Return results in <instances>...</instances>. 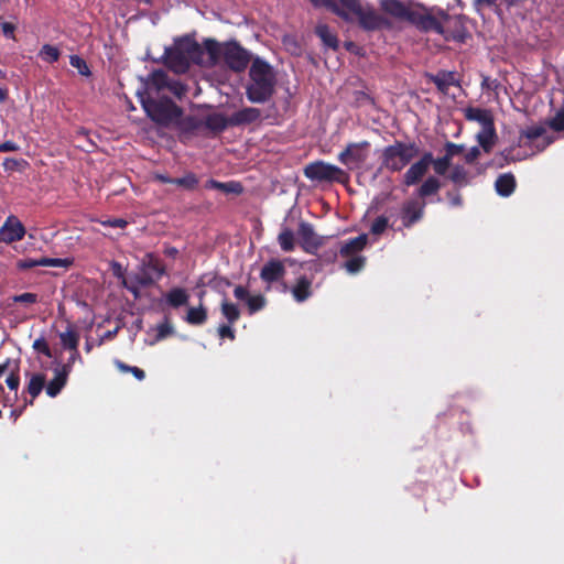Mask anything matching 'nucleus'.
<instances>
[{
    "instance_id": "1",
    "label": "nucleus",
    "mask_w": 564,
    "mask_h": 564,
    "mask_svg": "<svg viewBox=\"0 0 564 564\" xmlns=\"http://www.w3.org/2000/svg\"><path fill=\"white\" fill-rule=\"evenodd\" d=\"M217 52V42L206 40L203 45L191 37L176 40L172 47L165 48L167 66L175 73H185L192 63L209 67Z\"/></svg>"
},
{
    "instance_id": "2",
    "label": "nucleus",
    "mask_w": 564,
    "mask_h": 564,
    "mask_svg": "<svg viewBox=\"0 0 564 564\" xmlns=\"http://www.w3.org/2000/svg\"><path fill=\"white\" fill-rule=\"evenodd\" d=\"M250 84L247 87V96L251 102L262 104L267 101L274 88L275 76L272 67L264 61L256 58L250 67Z\"/></svg>"
},
{
    "instance_id": "3",
    "label": "nucleus",
    "mask_w": 564,
    "mask_h": 564,
    "mask_svg": "<svg viewBox=\"0 0 564 564\" xmlns=\"http://www.w3.org/2000/svg\"><path fill=\"white\" fill-rule=\"evenodd\" d=\"M137 95L144 111L154 122L169 126L178 121L182 115L181 109L165 96L145 97L141 91H138Z\"/></svg>"
},
{
    "instance_id": "4",
    "label": "nucleus",
    "mask_w": 564,
    "mask_h": 564,
    "mask_svg": "<svg viewBox=\"0 0 564 564\" xmlns=\"http://www.w3.org/2000/svg\"><path fill=\"white\" fill-rule=\"evenodd\" d=\"M338 8L344 10L349 18H343L346 21L358 20L365 30H378L386 23L372 7L364 4L360 0H335Z\"/></svg>"
},
{
    "instance_id": "5",
    "label": "nucleus",
    "mask_w": 564,
    "mask_h": 564,
    "mask_svg": "<svg viewBox=\"0 0 564 564\" xmlns=\"http://www.w3.org/2000/svg\"><path fill=\"white\" fill-rule=\"evenodd\" d=\"M419 148L414 143L395 142L382 152V166L392 172L404 169L416 155Z\"/></svg>"
},
{
    "instance_id": "6",
    "label": "nucleus",
    "mask_w": 564,
    "mask_h": 564,
    "mask_svg": "<svg viewBox=\"0 0 564 564\" xmlns=\"http://www.w3.org/2000/svg\"><path fill=\"white\" fill-rule=\"evenodd\" d=\"M167 90L173 95L181 97L185 93L184 86L169 78L167 74L163 70H154L152 72L147 79L142 82V94L145 97H162V93Z\"/></svg>"
},
{
    "instance_id": "7",
    "label": "nucleus",
    "mask_w": 564,
    "mask_h": 564,
    "mask_svg": "<svg viewBox=\"0 0 564 564\" xmlns=\"http://www.w3.org/2000/svg\"><path fill=\"white\" fill-rule=\"evenodd\" d=\"M221 57L235 72L243 70L250 61L249 53L235 42H228L225 45L217 43V52L213 61V66L217 64Z\"/></svg>"
},
{
    "instance_id": "8",
    "label": "nucleus",
    "mask_w": 564,
    "mask_h": 564,
    "mask_svg": "<svg viewBox=\"0 0 564 564\" xmlns=\"http://www.w3.org/2000/svg\"><path fill=\"white\" fill-rule=\"evenodd\" d=\"M304 174L311 181L317 182H344L347 178L346 173L340 167L323 161L308 164Z\"/></svg>"
},
{
    "instance_id": "9",
    "label": "nucleus",
    "mask_w": 564,
    "mask_h": 564,
    "mask_svg": "<svg viewBox=\"0 0 564 564\" xmlns=\"http://www.w3.org/2000/svg\"><path fill=\"white\" fill-rule=\"evenodd\" d=\"M370 144L367 141L350 143L339 153L338 161L349 170L361 169L369 158Z\"/></svg>"
},
{
    "instance_id": "10",
    "label": "nucleus",
    "mask_w": 564,
    "mask_h": 564,
    "mask_svg": "<svg viewBox=\"0 0 564 564\" xmlns=\"http://www.w3.org/2000/svg\"><path fill=\"white\" fill-rule=\"evenodd\" d=\"M520 140L524 145L535 148L540 152L554 141V135L549 132L545 126L534 124L521 131Z\"/></svg>"
},
{
    "instance_id": "11",
    "label": "nucleus",
    "mask_w": 564,
    "mask_h": 564,
    "mask_svg": "<svg viewBox=\"0 0 564 564\" xmlns=\"http://www.w3.org/2000/svg\"><path fill=\"white\" fill-rule=\"evenodd\" d=\"M433 162V155L430 152H426L422 155V158L413 163L403 176V183L406 186L414 185L421 181V178L426 174L430 166Z\"/></svg>"
},
{
    "instance_id": "12",
    "label": "nucleus",
    "mask_w": 564,
    "mask_h": 564,
    "mask_svg": "<svg viewBox=\"0 0 564 564\" xmlns=\"http://www.w3.org/2000/svg\"><path fill=\"white\" fill-rule=\"evenodd\" d=\"M25 235L23 224L13 215H10L0 228V236L3 242L12 243L20 241Z\"/></svg>"
},
{
    "instance_id": "13",
    "label": "nucleus",
    "mask_w": 564,
    "mask_h": 564,
    "mask_svg": "<svg viewBox=\"0 0 564 564\" xmlns=\"http://www.w3.org/2000/svg\"><path fill=\"white\" fill-rule=\"evenodd\" d=\"M175 329L167 317H165L161 323L152 326L147 332L145 343L150 346L155 345L156 343L166 339L167 337L174 334Z\"/></svg>"
},
{
    "instance_id": "14",
    "label": "nucleus",
    "mask_w": 564,
    "mask_h": 564,
    "mask_svg": "<svg viewBox=\"0 0 564 564\" xmlns=\"http://www.w3.org/2000/svg\"><path fill=\"white\" fill-rule=\"evenodd\" d=\"M424 204L419 203L417 200H409L406 202L401 210L402 224L404 227L409 228L416 221H419L423 216Z\"/></svg>"
},
{
    "instance_id": "15",
    "label": "nucleus",
    "mask_w": 564,
    "mask_h": 564,
    "mask_svg": "<svg viewBox=\"0 0 564 564\" xmlns=\"http://www.w3.org/2000/svg\"><path fill=\"white\" fill-rule=\"evenodd\" d=\"M285 274L284 262L280 260H270L261 269V279L271 284L280 281Z\"/></svg>"
},
{
    "instance_id": "16",
    "label": "nucleus",
    "mask_w": 564,
    "mask_h": 564,
    "mask_svg": "<svg viewBox=\"0 0 564 564\" xmlns=\"http://www.w3.org/2000/svg\"><path fill=\"white\" fill-rule=\"evenodd\" d=\"M19 362L8 359L4 364L0 365V377L7 375L6 383L12 391H18L20 386L19 378Z\"/></svg>"
},
{
    "instance_id": "17",
    "label": "nucleus",
    "mask_w": 564,
    "mask_h": 564,
    "mask_svg": "<svg viewBox=\"0 0 564 564\" xmlns=\"http://www.w3.org/2000/svg\"><path fill=\"white\" fill-rule=\"evenodd\" d=\"M68 367H56L54 370V378L45 386V391L48 397L55 398L65 387L68 378Z\"/></svg>"
},
{
    "instance_id": "18",
    "label": "nucleus",
    "mask_w": 564,
    "mask_h": 564,
    "mask_svg": "<svg viewBox=\"0 0 564 564\" xmlns=\"http://www.w3.org/2000/svg\"><path fill=\"white\" fill-rule=\"evenodd\" d=\"M189 294L183 288H173L167 291L163 296V302L173 308H178L188 303Z\"/></svg>"
},
{
    "instance_id": "19",
    "label": "nucleus",
    "mask_w": 564,
    "mask_h": 564,
    "mask_svg": "<svg viewBox=\"0 0 564 564\" xmlns=\"http://www.w3.org/2000/svg\"><path fill=\"white\" fill-rule=\"evenodd\" d=\"M368 236L366 234L359 235L352 239L346 241L340 248L341 257H354L360 256V251L366 247Z\"/></svg>"
},
{
    "instance_id": "20",
    "label": "nucleus",
    "mask_w": 564,
    "mask_h": 564,
    "mask_svg": "<svg viewBox=\"0 0 564 564\" xmlns=\"http://www.w3.org/2000/svg\"><path fill=\"white\" fill-rule=\"evenodd\" d=\"M464 115L467 120L478 122L481 128L494 123V117L487 109L468 107L464 109Z\"/></svg>"
},
{
    "instance_id": "21",
    "label": "nucleus",
    "mask_w": 564,
    "mask_h": 564,
    "mask_svg": "<svg viewBox=\"0 0 564 564\" xmlns=\"http://www.w3.org/2000/svg\"><path fill=\"white\" fill-rule=\"evenodd\" d=\"M261 116V112L258 108H243L239 111H236L230 118V126H239L245 123H251L258 120Z\"/></svg>"
},
{
    "instance_id": "22",
    "label": "nucleus",
    "mask_w": 564,
    "mask_h": 564,
    "mask_svg": "<svg viewBox=\"0 0 564 564\" xmlns=\"http://www.w3.org/2000/svg\"><path fill=\"white\" fill-rule=\"evenodd\" d=\"M28 377V384H26V392L31 395L30 403H33V400L42 392V390L45 388L46 382V376L41 372H33L26 375Z\"/></svg>"
},
{
    "instance_id": "23",
    "label": "nucleus",
    "mask_w": 564,
    "mask_h": 564,
    "mask_svg": "<svg viewBox=\"0 0 564 564\" xmlns=\"http://www.w3.org/2000/svg\"><path fill=\"white\" fill-rule=\"evenodd\" d=\"M294 300L299 303L306 301L312 295V281L301 276L291 290Z\"/></svg>"
},
{
    "instance_id": "24",
    "label": "nucleus",
    "mask_w": 564,
    "mask_h": 564,
    "mask_svg": "<svg viewBox=\"0 0 564 564\" xmlns=\"http://www.w3.org/2000/svg\"><path fill=\"white\" fill-rule=\"evenodd\" d=\"M496 139L497 135L494 123L481 128V130L477 133V141L487 153L490 152L494 148Z\"/></svg>"
},
{
    "instance_id": "25",
    "label": "nucleus",
    "mask_w": 564,
    "mask_h": 564,
    "mask_svg": "<svg viewBox=\"0 0 564 564\" xmlns=\"http://www.w3.org/2000/svg\"><path fill=\"white\" fill-rule=\"evenodd\" d=\"M297 236L305 249L308 247H316L319 241L314 232L313 226L307 223H301L297 230Z\"/></svg>"
},
{
    "instance_id": "26",
    "label": "nucleus",
    "mask_w": 564,
    "mask_h": 564,
    "mask_svg": "<svg viewBox=\"0 0 564 564\" xmlns=\"http://www.w3.org/2000/svg\"><path fill=\"white\" fill-rule=\"evenodd\" d=\"M448 15L445 12H441V19L434 18V17H425L422 20V26L426 31H434L438 34H442L445 36V39H448V35L445 32L444 22L448 21Z\"/></svg>"
},
{
    "instance_id": "27",
    "label": "nucleus",
    "mask_w": 564,
    "mask_h": 564,
    "mask_svg": "<svg viewBox=\"0 0 564 564\" xmlns=\"http://www.w3.org/2000/svg\"><path fill=\"white\" fill-rule=\"evenodd\" d=\"M183 319L189 325H203L207 321V310L202 303L198 306L188 307Z\"/></svg>"
},
{
    "instance_id": "28",
    "label": "nucleus",
    "mask_w": 564,
    "mask_h": 564,
    "mask_svg": "<svg viewBox=\"0 0 564 564\" xmlns=\"http://www.w3.org/2000/svg\"><path fill=\"white\" fill-rule=\"evenodd\" d=\"M147 259H148V261L147 262L144 261L143 264L147 267V270L152 275L141 279L140 283L142 285L149 284L153 280V276L155 279H160L164 274V268L158 259H155L152 254H148Z\"/></svg>"
},
{
    "instance_id": "29",
    "label": "nucleus",
    "mask_w": 564,
    "mask_h": 564,
    "mask_svg": "<svg viewBox=\"0 0 564 564\" xmlns=\"http://www.w3.org/2000/svg\"><path fill=\"white\" fill-rule=\"evenodd\" d=\"M430 79L443 93H446L451 86L457 85V79L453 72H440L435 75H431Z\"/></svg>"
},
{
    "instance_id": "30",
    "label": "nucleus",
    "mask_w": 564,
    "mask_h": 564,
    "mask_svg": "<svg viewBox=\"0 0 564 564\" xmlns=\"http://www.w3.org/2000/svg\"><path fill=\"white\" fill-rule=\"evenodd\" d=\"M495 186L500 196H510L516 187L514 176L510 173L502 174L497 178Z\"/></svg>"
},
{
    "instance_id": "31",
    "label": "nucleus",
    "mask_w": 564,
    "mask_h": 564,
    "mask_svg": "<svg viewBox=\"0 0 564 564\" xmlns=\"http://www.w3.org/2000/svg\"><path fill=\"white\" fill-rule=\"evenodd\" d=\"M381 8L394 17H405L408 14L406 7L399 0H381Z\"/></svg>"
},
{
    "instance_id": "32",
    "label": "nucleus",
    "mask_w": 564,
    "mask_h": 564,
    "mask_svg": "<svg viewBox=\"0 0 564 564\" xmlns=\"http://www.w3.org/2000/svg\"><path fill=\"white\" fill-rule=\"evenodd\" d=\"M230 126L229 118L221 113H212L206 117V127L214 131H223Z\"/></svg>"
},
{
    "instance_id": "33",
    "label": "nucleus",
    "mask_w": 564,
    "mask_h": 564,
    "mask_svg": "<svg viewBox=\"0 0 564 564\" xmlns=\"http://www.w3.org/2000/svg\"><path fill=\"white\" fill-rule=\"evenodd\" d=\"M316 34L321 37L323 43L330 47L336 50L338 46V41L335 34L329 30V28L326 24H319L316 26Z\"/></svg>"
},
{
    "instance_id": "34",
    "label": "nucleus",
    "mask_w": 564,
    "mask_h": 564,
    "mask_svg": "<svg viewBox=\"0 0 564 564\" xmlns=\"http://www.w3.org/2000/svg\"><path fill=\"white\" fill-rule=\"evenodd\" d=\"M59 339L65 349L75 350L78 346L79 336L73 328H68L59 334Z\"/></svg>"
},
{
    "instance_id": "35",
    "label": "nucleus",
    "mask_w": 564,
    "mask_h": 564,
    "mask_svg": "<svg viewBox=\"0 0 564 564\" xmlns=\"http://www.w3.org/2000/svg\"><path fill=\"white\" fill-rule=\"evenodd\" d=\"M440 187H441L440 181L434 176H430L419 187L417 195L421 197H426V196L433 195L440 189Z\"/></svg>"
},
{
    "instance_id": "36",
    "label": "nucleus",
    "mask_w": 564,
    "mask_h": 564,
    "mask_svg": "<svg viewBox=\"0 0 564 564\" xmlns=\"http://www.w3.org/2000/svg\"><path fill=\"white\" fill-rule=\"evenodd\" d=\"M59 56V50L50 44H44L39 52V57L50 64L57 62Z\"/></svg>"
},
{
    "instance_id": "37",
    "label": "nucleus",
    "mask_w": 564,
    "mask_h": 564,
    "mask_svg": "<svg viewBox=\"0 0 564 564\" xmlns=\"http://www.w3.org/2000/svg\"><path fill=\"white\" fill-rule=\"evenodd\" d=\"M207 188H215L226 193H240L241 185L236 182L220 183L215 180H210L206 183Z\"/></svg>"
},
{
    "instance_id": "38",
    "label": "nucleus",
    "mask_w": 564,
    "mask_h": 564,
    "mask_svg": "<svg viewBox=\"0 0 564 564\" xmlns=\"http://www.w3.org/2000/svg\"><path fill=\"white\" fill-rule=\"evenodd\" d=\"M278 241L283 251H292L294 249V234L289 228H283L278 236Z\"/></svg>"
},
{
    "instance_id": "39",
    "label": "nucleus",
    "mask_w": 564,
    "mask_h": 564,
    "mask_svg": "<svg viewBox=\"0 0 564 564\" xmlns=\"http://www.w3.org/2000/svg\"><path fill=\"white\" fill-rule=\"evenodd\" d=\"M37 263L40 267H53V268H68L73 264V260L69 258H39Z\"/></svg>"
},
{
    "instance_id": "40",
    "label": "nucleus",
    "mask_w": 564,
    "mask_h": 564,
    "mask_svg": "<svg viewBox=\"0 0 564 564\" xmlns=\"http://www.w3.org/2000/svg\"><path fill=\"white\" fill-rule=\"evenodd\" d=\"M347 261L344 263V268L350 274H355L362 270L365 267L366 258L364 256L346 257Z\"/></svg>"
},
{
    "instance_id": "41",
    "label": "nucleus",
    "mask_w": 564,
    "mask_h": 564,
    "mask_svg": "<svg viewBox=\"0 0 564 564\" xmlns=\"http://www.w3.org/2000/svg\"><path fill=\"white\" fill-rule=\"evenodd\" d=\"M221 313L229 324H234L240 316L237 305L229 303L226 300L221 302Z\"/></svg>"
},
{
    "instance_id": "42",
    "label": "nucleus",
    "mask_w": 564,
    "mask_h": 564,
    "mask_svg": "<svg viewBox=\"0 0 564 564\" xmlns=\"http://www.w3.org/2000/svg\"><path fill=\"white\" fill-rule=\"evenodd\" d=\"M315 7H323V8H326L330 11H333L334 13H336L337 15H339L340 18H349L348 14L338 8L337 3L335 0H310Z\"/></svg>"
},
{
    "instance_id": "43",
    "label": "nucleus",
    "mask_w": 564,
    "mask_h": 564,
    "mask_svg": "<svg viewBox=\"0 0 564 564\" xmlns=\"http://www.w3.org/2000/svg\"><path fill=\"white\" fill-rule=\"evenodd\" d=\"M69 64L78 70V73L83 76H90V69L87 63L78 55H72L69 57Z\"/></svg>"
},
{
    "instance_id": "44",
    "label": "nucleus",
    "mask_w": 564,
    "mask_h": 564,
    "mask_svg": "<svg viewBox=\"0 0 564 564\" xmlns=\"http://www.w3.org/2000/svg\"><path fill=\"white\" fill-rule=\"evenodd\" d=\"M389 226V218L387 216H379L377 217L371 227H370V232L372 235H381Z\"/></svg>"
},
{
    "instance_id": "45",
    "label": "nucleus",
    "mask_w": 564,
    "mask_h": 564,
    "mask_svg": "<svg viewBox=\"0 0 564 564\" xmlns=\"http://www.w3.org/2000/svg\"><path fill=\"white\" fill-rule=\"evenodd\" d=\"M451 161H452V159H449L447 155H444L436 160L433 159L432 165H433L435 173H437L440 175H444L451 165Z\"/></svg>"
},
{
    "instance_id": "46",
    "label": "nucleus",
    "mask_w": 564,
    "mask_h": 564,
    "mask_svg": "<svg viewBox=\"0 0 564 564\" xmlns=\"http://www.w3.org/2000/svg\"><path fill=\"white\" fill-rule=\"evenodd\" d=\"M265 304V300L262 295H250L247 300L249 313L253 314L260 311Z\"/></svg>"
},
{
    "instance_id": "47",
    "label": "nucleus",
    "mask_w": 564,
    "mask_h": 564,
    "mask_svg": "<svg viewBox=\"0 0 564 564\" xmlns=\"http://www.w3.org/2000/svg\"><path fill=\"white\" fill-rule=\"evenodd\" d=\"M111 270H112L113 275L121 280L122 285L124 288H127L129 291L137 294V290L128 284L127 280L124 278V270L119 262H112Z\"/></svg>"
},
{
    "instance_id": "48",
    "label": "nucleus",
    "mask_w": 564,
    "mask_h": 564,
    "mask_svg": "<svg viewBox=\"0 0 564 564\" xmlns=\"http://www.w3.org/2000/svg\"><path fill=\"white\" fill-rule=\"evenodd\" d=\"M451 180L458 185L467 183V173L463 166H455L451 173Z\"/></svg>"
},
{
    "instance_id": "49",
    "label": "nucleus",
    "mask_w": 564,
    "mask_h": 564,
    "mask_svg": "<svg viewBox=\"0 0 564 564\" xmlns=\"http://www.w3.org/2000/svg\"><path fill=\"white\" fill-rule=\"evenodd\" d=\"M550 128L556 132L564 130V107L549 122Z\"/></svg>"
},
{
    "instance_id": "50",
    "label": "nucleus",
    "mask_w": 564,
    "mask_h": 564,
    "mask_svg": "<svg viewBox=\"0 0 564 564\" xmlns=\"http://www.w3.org/2000/svg\"><path fill=\"white\" fill-rule=\"evenodd\" d=\"M173 184L183 186L185 188H193L197 184V178L194 174H187L184 177L174 178Z\"/></svg>"
},
{
    "instance_id": "51",
    "label": "nucleus",
    "mask_w": 564,
    "mask_h": 564,
    "mask_svg": "<svg viewBox=\"0 0 564 564\" xmlns=\"http://www.w3.org/2000/svg\"><path fill=\"white\" fill-rule=\"evenodd\" d=\"M0 28L3 35L8 39L15 40V25L11 22L6 21L0 17Z\"/></svg>"
},
{
    "instance_id": "52",
    "label": "nucleus",
    "mask_w": 564,
    "mask_h": 564,
    "mask_svg": "<svg viewBox=\"0 0 564 564\" xmlns=\"http://www.w3.org/2000/svg\"><path fill=\"white\" fill-rule=\"evenodd\" d=\"M14 302L32 304L37 301V295L34 293H22L13 297Z\"/></svg>"
},
{
    "instance_id": "53",
    "label": "nucleus",
    "mask_w": 564,
    "mask_h": 564,
    "mask_svg": "<svg viewBox=\"0 0 564 564\" xmlns=\"http://www.w3.org/2000/svg\"><path fill=\"white\" fill-rule=\"evenodd\" d=\"M37 261H39V259H21L17 262V267L20 270H29L34 267H40Z\"/></svg>"
},
{
    "instance_id": "54",
    "label": "nucleus",
    "mask_w": 564,
    "mask_h": 564,
    "mask_svg": "<svg viewBox=\"0 0 564 564\" xmlns=\"http://www.w3.org/2000/svg\"><path fill=\"white\" fill-rule=\"evenodd\" d=\"M72 354L67 360L66 364L62 365L61 367H68V370H67V373L69 375V372L72 371V367L73 365L76 362V361H79L82 362V357L78 352V349L76 348L75 350H70Z\"/></svg>"
},
{
    "instance_id": "55",
    "label": "nucleus",
    "mask_w": 564,
    "mask_h": 564,
    "mask_svg": "<svg viewBox=\"0 0 564 564\" xmlns=\"http://www.w3.org/2000/svg\"><path fill=\"white\" fill-rule=\"evenodd\" d=\"M445 150V155H447L449 159H453L455 155L463 151V147L454 143H447Z\"/></svg>"
},
{
    "instance_id": "56",
    "label": "nucleus",
    "mask_w": 564,
    "mask_h": 564,
    "mask_svg": "<svg viewBox=\"0 0 564 564\" xmlns=\"http://www.w3.org/2000/svg\"><path fill=\"white\" fill-rule=\"evenodd\" d=\"M218 335L220 338H225V337H228L230 339L235 338L234 329L231 328L230 324L219 326Z\"/></svg>"
},
{
    "instance_id": "57",
    "label": "nucleus",
    "mask_w": 564,
    "mask_h": 564,
    "mask_svg": "<svg viewBox=\"0 0 564 564\" xmlns=\"http://www.w3.org/2000/svg\"><path fill=\"white\" fill-rule=\"evenodd\" d=\"M101 225L107 226V227L123 228V227H126L127 221L122 218H113V219H107V220L101 221Z\"/></svg>"
},
{
    "instance_id": "58",
    "label": "nucleus",
    "mask_w": 564,
    "mask_h": 564,
    "mask_svg": "<svg viewBox=\"0 0 564 564\" xmlns=\"http://www.w3.org/2000/svg\"><path fill=\"white\" fill-rule=\"evenodd\" d=\"M234 295L236 299L246 301V302H247L248 297L250 296L248 290L241 285H238L235 288Z\"/></svg>"
},
{
    "instance_id": "59",
    "label": "nucleus",
    "mask_w": 564,
    "mask_h": 564,
    "mask_svg": "<svg viewBox=\"0 0 564 564\" xmlns=\"http://www.w3.org/2000/svg\"><path fill=\"white\" fill-rule=\"evenodd\" d=\"M19 150V145L13 141L0 143V152H14Z\"/></svg>"
},
{
    "instance_id": "60",
    "label": "nucleus",
    "mask_w": 564,
    "mask_h": 564,
    "mask_svg": "<svg viewBox=\"0 0 564 564\" xmlns=\"http://www.w3.org/2000/svg\"><path fill=\"white\" fill-rule=\"evenodd\" d=\"M480 154V150L477 147H473L465 155L466 162H474Z\"/></svg>"
},
{
    "instance_id": "61",
    "label": "nucleus",
    "mask_w": 564,
    "mask_h": 564,
    "mask_svg": "<svg viewBox=\"0 0 564 564\" xmlns=\"http://www.w3.org/2000/svg\"><path fill=\"white\" fill-rule=\"evenodd\" d=\"M19 164L20 162L18 160L8 158L3 162V167L7 171H14L15 169H18Z\"/></svg>"
},
{
    "instance_id": "62",
    "label": "nucleus",
    "mask_w": 564,
    "mask_h": 564,
    "mask_svg": "<svg viewBox=\"0 0 564 564\" xmlns=\"http://www.w3.org/2000/svg\"><path fill=\"white\" fill-rule=\"evenodd\" d=\"M494 3V0H475V7L480 11L484 7H489Z\"/></svg>"
},
{
    "instance_id": "63",
    "label": "nucleus",
    "mask_w": 564,
    "mask_h": 564,
    "mask_svg": "<svg viewBox=\"0 0 564 564\" xmlns=\"http://www.w3.org/2000/svg\"><path fill=\"white\" fill-rule=\"evenodd\" d=\"M131 373L140 381L145 377L144 371L138 367L131 368Z\"/></svg>"
},
{
    "instance_id": "64",
    "label": "nucleus",
    "mask_w": 564,
    "mask_h": 564,
    "mask_svg": "<svg viewBox=\"0 0 564 564\" xmlns=\"http://www.w3.org/2000/svg\"><path fill=\"white\" fill-rule=\"evenodd\" d=\"M34 347H35L36 349H41V350H42L46 356H50V349H48V347L46 346V344H45V343L40 341V340H36V341L34 343Z\"/></svg>"
}]
</instances>
